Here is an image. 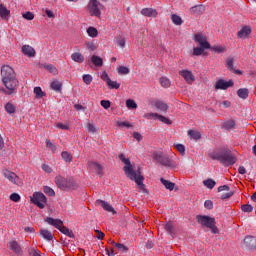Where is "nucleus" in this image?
I'll list each match as a JSON object with an SVG mask.
<instances>
[{
  "instance_id": "27",
  "label": "nucleus",
  "mask_w": 256,
  "mask_h": 256,
  "mask_svg": "<svg viewBox=\"0 0 256 256\" xmlns=\"http://www.w3.org/2000/svg\"><path fill=\"white\" fill-rule=\"evenodd\" d=\"M164 229L167 231V233H169V235H171V237L175 235V226L173 225V222H167L164 226Z\"/></svg>"
},
{
  "instance_id": "47",
  "label": "nucleus",
  "mask_w": 256,
  "mask_h": 256,
  "mask_svg": "<svg viewBox=\"0 0 256 256\" xmlns=\"http://www.w3.org/2000/svg\"><path fill=\"white\" fill-rule=\"evenodd\" d=\"M5 109H6V112L9 113V115L15 113V105H13L12 103H7L5 105Z\"/></svg>"
},
{
  "instance_id": "50",
  "label": "nucleus",
  "mask_w": 256,
  "mask_h": 256,
  "mask_svg": "<svg viewBox=\"0 0 256 256\" xmlns=\"http://www.w3.org/2000/svg\"><path fill=\"white\" fill-rule=\"evenodd\" d=\"M156 119H159L161 121V123H165V125H171V120H169V118L163 116V115H159L156 116Z\"/></svg>"
},
{
  "instance_id": "23",
  "label": "nucleus",
  "mask_w": 256,
  "mask_h": 256,
  "mask_svg": "<svg viewBox=\"0 0 256 256\" xmlns=\"http://www.w3.org/2000/svg\"><path fill=\"white\" fill-rule=\"evenodd\" d=\"M248 35H251V28L249 26H245L238 31V37L240 39H245Z\"/></svg>"
},
{
  "instance_id": "25",
  "label": "nucleus",
  "mask_w": 256,
  "mask_h": 256,
  "mask_svg": "<svg viewBox=\"0 0 256 256\" xmlns=\"http://www.w3.org/2000/svg\"><path fill=\"white\" fill-rule=\"evenodd\" d=\"M160 182L162 183V185H164V187H166V189H168V191H173V189H175V183L169 180L161 178Z\"/></svg>"
},
{
  "instance_id": "41",
  "label": "nucleus",
  "mask_w": 256,
  "mask_h": 256,
  "mask_svg": "<svg viewBox=\"0 0 256 256\" xmlns=\"http://www.w3.org/2000/svg\"><path fill=\"white\" fill-rule=\"evenodd\" d=\"M43 191L46 195H49V197H55V190L49 186H44Z\"/></svg>"
},
{
  "instance_id": "62",
  "label": "nucleus",
  "mask_w": 256,
  "mask_h": 256,
  "mask_svg": "<svg viewBox=\"0 0 256 256\" xmlns=\"http://www.w3.org/2000/svg\"><path fill=\"white\" fill-rule=\"evenodd\" d=\"M211 50L215 51L216 53H223V51H225V49L221 46L212 47Z\"/></svg>"
},
{
  "instance_id": "10",
  "label": "nucleus",
  "mask_w": 256,
  "mask_h": 256,
  "mask_svg": "<svg viewBox=\"0 0 256 256\" xmlns=\"http://www.w3.org/2000/svg\"><path fill=\"white\" fill-rule=\"evenodd\" d=\"M2 175L3 177H5V179H8L10 183H13V185H21V178H19V176H17L15 172H11L8 169H4L2 171Z\"/></svg>"
},
{
  "instance_id": "64",
  "label": "nucleus",
  "mask_w": 256,
  "mask_h": 256,
  "mask_svg": "<svg viewBox=\"0 0 256 256\" xmlns=\"http://www.w3.org/2000/svg\"><path fill=\"white\" fill-rule=\"evenodd\" d=\"M117 43L123 49L125 47V38H118Z\"/></svg>"
},
{
  "instance_id": "57",
  "label": "nucleus",
  "mask_w": 256,
  "mask_h": 256,
  "mask_svg": "<svg viewBox=\"0 0 256 256\" xmlns=\"http://www.w3.org/2000/svg\"><path fill=\"white\" fill-rule=\"evenodd\" d=\"M175 148L179 151L180 154L185 155V145L183 144H176Z\"/></svg>"
},
{
  "instance_id": "60",
  "label": "nucleus",
  "mask_w": 256,
  "mask_h": 256,
  "mask_svg": "<svg viewBox=\"0 0 256 256\" xmlns=\"http://www.w3.org/2000/svg\"><path fill=\"white\" fill-rule=\"evenodd\" d=\"M205 209H213V201L211 200H206L204 203Z\"/></svg>"
},
{
  "instance_id": "38",
  "label": "nucleus",
  "mask_w": 256,
  "mask_h": 256,
  "mask_svg": "<svg viewBox=\"0 0 256 256\" xmlns=\"http://www.w3.org/2000/svg\"><path fill=\"white\" fill-rule=\"evenodd\" d=\"M87 34L89 35V37L95 38L97 37V35H99V32L97 31V28L89 27L87 29Z\"/></svg>"
},
{
  "instance_id": "1",
  "label": "nucleus",
  "mask_w": 256,
  "mask_h": 256,
  "mask_svg": "<svg viewBox=\"0 0 256 256\" xmlns=\"http://www.w3.org/2000/svg\"><path fill=\"white\" fill-rule=\"evenodd\" d=\"M1 78L3 85L6 87V89L2 90L5 95H13V93H16L19 80H17V74H15V70H13L11 66H2Z\"/></svg>"
},
{
  "instance_id": "34",
  "label": "nucleus",
  "mask_w": 256,
  "mask_h": 256,
  "mask_svg": "<svg viewBox=\"0 0 256 256\" xmlns=\"http://www.w3.org/2000/svg\"><path fill=\"white\" fill-rule=\"evenodd\" d=\"M188 135L191 137V139H194L195 141H197L201 138V132H199L197 130L188 131Z\"/></svg>"
},
{
  "instance_id": "3",
  "label": "nucleus",
  "mask_w": 256,
  "mask_h": 256,
  "mask_svg": "<svg viewBox=\"0 0 256 256\" xmlns=\"http://www.w3.org/2000/svg\"><path fill=\"white\" fill-rule=\"evenodd\" d=\"M210 157L213 161H219L225 167H229V165H235L237 163V158L233 155V153L227 152H213L210 154Z\"/></svg>"
},
{
  "instance_id": "56",
  "label": "nucleus",
  "mask_w": 256,
  "mask_h": 256,
  "mask_svg": "<svg viewBox=\"0 0 256 256\" xmlns=\"http://www.w3.org/2000/svg\"><path fill=\"white\" fill-rule=\"evenodd\" d=\"M100 105L104 109H109V107H111V101H109V100H102V101H100Z\"/></svg>"
},
{
  "instance_id": "17",
  "label": "nucleus",
  "mask_w": 256,
  "mask_h": 256,
  "mask_svg": "<svg viewBox=\"0 0 256 256\" xmlns=\"http://www.w3.org/2000/svg\"><path fill=\"white\" fill-rule=\"evenodd\" d=\"M190 15H203L205 13V6L203 4L195 5L189 10Z\"/></svg>"
},
{
  "instance_id": "45",
  "label": "nucleus",
  "mask_w": 256,
  "mask_h": 256,
  "mask_svg": "<svg viewBox=\"0 0 256 256\" xmlns=\"http://www.w3.org/2000/svg\"><path fill=\"white\" fill-rule=\"evenodd\" d=\"M34 94L36 95V99H41V97L45 96V93H43V90L41 89V87H35Z\"/></svg>"
},
{
  "instance_id": "19",
  "label": "nucleus",
  "mask_w": 256,
  "mask_h": 256,
  "mask_svg": "<svg viewBox=\"0 0 256 256\" xmlns=\"http://www.w3.org/2000/svg\"><path fill=\"white\" fill-rule=\"evenodd\" d=\"M141 15H143L144 17H157L158 13L156 9L153 8H143L141 10Z\"/></svg>"
},
{
  "instance_id": "52",
  "label": "nucleus",
  "mask_w": 256,
  "mask_h": 256,
  "mask_svg": "<svg viewBox=\"0 0 256 256\" xmlns=\"http://www.w3.org/2000/svg\"><path fill=\"white\" fill-rule=\"evenodd\" d=\"M22 17L27 21H33V19H35V15L33 14V12H26L22 14Z\"/></svg>"
},
{
  "instance_id": "2",
  "label": "nucleus",
  "mask_w": 256,
  "mask_h": 256,
  "mask_svg": "<svg viewBox=\"0 0 256 256\" xmlns=\"http://www.w3.org/2000/svg\"><path fill=\"white\" fill-rule=\"evenodd\" d=\"M119 159L120 161H122V163L126 164V166H124L123 168V171L125 175L128 177V179H130L131 181H135L138 189H140L142 193H146L147 189H145V184L143 183V181H145V177L141 175V171L133 170V165H131V160H129V158H125V154H120Z\"/></svg>"
},
{
  "instance_id": "42",
  "label": "nucleus",
  "mask_w": 256,
  "mask_h": 256,
  "mask_svg": "<svg viewBox=\"0 0 256 256\" xmlns=\"http://www.w3.org/2000/svg\"><path fill=\"white\" fill-rule=\"evenodd\" d=\"M82 79L86 85H91V83H93V76H91V74H84Z\"/></svg>"
},
{
  "instance_id": "29",
  "label": "nucleus",
  "mask_w": 256,
  "mask_h": 256,
  "mask_svg": "<svg viewBox=\"0 0 256 256\" xmlns=\"http://www.w3.org/2000/svg\"><path fill=\"white\" fill-rule=\"evenodd\" d=\"M11 11H9L7 9V7L3 6L2 4H0V17L2 19H7V17H9Z\"/></svg>"
},
{
  "instance_id": "39",
  "label": "nucleus",
  "mask_w": 256,
  "mask_h": 256,
  "mask_svg": "<svg viewBox=\"0 0 256 256\" xmlns=\"http://www.w3.org/2000/svg\"><path fill=\"white\" fill-rule=\"evenodd\" d=\"M106 85L110 88V89H119V87H121L120 83H117V81H112L111 79L108 80V82L106 83Z\"/></svg>"
},
{
  "instance_id": "9",
  "label": "nucleus",
  "mask_w": 256,
  "mask_h": 256,
  "mask_svg": "<svg viewBox=\"0 0 256 256\" xmlns=\"http://www.w3.org/2000/svg\"><path fill=\"white\" fill-rule=\"evenodd\" d=\"M30 201L37 205L39 209H45V205H47V197L41 192H34L32 197H30Z\"/></svg>"
},
{
  "instance_id": "35",
  "label": "nucleus",
  "mask_w": 256,
  "mask_h": 256,
  "mask_svg": "<svg viewBox=\"0 0 256 256\" xmlns=\"http://www.w3.org/2000/svg\"><path fill=\"white\" fill-rule=\"evenodd\" d=\"M171 21L174 23V25H183V19H181L177 14L171 15Z\"/></svg>"
},
{
  "instance_id": "21",
  "label": "nucleus",
  "mask_w": 256,
  "mask_h": 256,
  "mask_svg": "<svg viewBox=\"0 0 256 256\" xmlns=\"http://www.w3.org/2000/svg\"><path fill=\"white\" fill-rule=\"evenodd\" d=\"M40 237L46 241H53V233L45 228L40 229Z\"/></svg>"
},
{
  "instance_id": "51",
  "label": "nucleus",
  "mask_w": 256,
  "mask_h": 256,
  "mask_svg": "<svg viewBox=\"0 0 256 256\" xmlns=\"http://www.w3.org/2000/svg\"><path fill=\"white\" fill-rule=\"evenodd\" d=\"M117 127H126L127 129H131V127H133V125H131V123L125 121V122H121V121H117L116 122Z\"/></svg>"
},
{
  "instance_id": "18",
  "label": "nucleus",
  "mask_w": 256,
  "mask_h": 256,
  "mask_svg": "<svg viewBox=\"0 0 256 256\" xmlns=\"http://www.w3.org/2000/svg\"><path fill=\"white\" fill-rule=\"evenodd\" d=\"M179 75L185 79L189 84H191L193 81H195V77L193 76V73L189 70H182L179 72Z\"/></svg>"
},
{
  "instance_id": "5",
  "label": "nucleus",
  "mask_w": 256,
  "mask_h": 256,
  "mask_svg": "<svg viewBox=\"0 0 256 256\" xmlns=\"http://www.w3.org/2000/svg\"><path fill=\"white\" fill-rule=\"evenodd\" d=\"M55 183L62 191H74L77 189V182L73 178H64L58 175L55 177Z\"/></svg>"
},
{
  "instance_id": "37",
  "label": "nucleus",
  "mask_w": 256,
  "mask_h": 256,
  "mask_svg": "<svg viewBox=\"0 0 256 256\" xmlns=\"http://www.w3.org/2000/svg\"><path fill=\"white\" fill-rule=\"evenodd\" d=\"M50 87L51 89H53V91H61V89L63 88V84L59 81H53Z\"/></svg>"
},
{
  "instance_id": "14",
  "label": "nucleus",
  "mask_w": 256,
  "mask_h": 256,
  "mask_svg": "<svg viewBox=\"0 0 256 256\" xmlns=\"http://www.w3.org/2000/svg\"><path fill=\"white\" fill-rule=\"evenodd\" d=\"M7 247L10 251H13L15 255H23V248H21V244H19V242L12 240L8 242Z\"/></svg>"
},
{
  "instance_id": "59",
  "label": "nucleus",
  "mask_w": 256,
  "mask_h": 256,
  "mask_svg": "<svg viewBox=\"0 0 256 256\" xmlns=\"http://www.w3.org/2000/svg\"><path fill=\"white\" fill-rule=\"evenodd\" d=\"M101 79H102V81H105V83H108V82L111 80V78L109 77V74H107L106 71H104V72L102 73Z\"/></svg>"
},
{
  "instance_id": "31",
  "label": "nucleus",
  "mask_w": 256,
  "mask_h": 256,
  "mask_svg": "<svg viewBox=\"0 0 256 256\" xmlns=\"http://www.w3.org/2000/svg\"><path fill=\"white\" fill-rule=\"evenodd\" d=\"M61 157L66 163H71L73 161V155H71V153L68 151H63L61 153Z\"/></svg>"
},
{
  "instance_id": "36",
  "label": "nucleus",
  "mask_w": 256,
  "mask_h": 256,
  "mask_svg": "<svg viewBox=\"0 0 256 256\" xmlns=\"http://www.w3.org/2000/svg\"><path fill=\"white\" fill-rule=\"evenodd\" d=\"M203 185L207 187V189H213L215 185H217V182L213 179H207L203 181Z\"/></svg>"
},
{
  "instance_id": "4",
  "label": "nucleus",
  "mask_w": 256,
  "mask_h": 256,
  "mask_svg": "<svg viewBox=\"0 0 256 256\" xmlns=\"http://www.w3.org/2000/svg\"><path fill=\"white\" fill-rule=\"evenodd\" d=\"M45 222L48 223V225H51L52 227H55L56 229H58V231H60V233H63V235L70 237V239H75V234H73V230L65 227L61 219L47 217L45 219Z\"/></svg>"
},
{
  "instance_id": "58",
  "label": "nucleus",
  "mask_w": 256,
  "mask_h": 256,
  "mask_svg": "<svg viewBox=\"0 0 256 256\" xmlns=\"http://www.w3.org/2000/svg\"><path fill=\"white\" fill-rule=\"evenodd\" d=\"M46 69L50 71V73H53V75H57V68L53 66V64L47 65Z\"/></svg>"
},
{
  "instance_id": "49",
  "label": "nucleus",
  "mask_w": 256,
  "mask_h": 256,
  "mask_svg": "<svg viewBox=\"0 0 256 256\" xmlns=\"http://www.w3.org/2000/svg\"><path fill=\"white\" fill-rule=\"evenodd\" d=\"M115 247L116 249H118V251H121L122 253H127L129 251V248L121 243L115 244Z\"/></svg>"
},
{
  "instance_id": "43",
  "label": "nucleus",
  "mask_w": 256,
  "mask_h": 256,
  "mask_svg": "<svg viewBox=\"0 0 256 256\" xmlns=\"http://www.w3.org/2000/svg\"><path fill=\"white\" fill-rule=\"evenodd\" d=\"M117 71L120 75H129L130 73L129 68H127L126 66H119L117 68Z\"/></svg>"
},
{
  "instance_id": "16",
  "label": "nucleus",
  "mask_w": 256,
  "mask_h": 256,
  "mask_svg": "<svg viewBox=\"0 0 256 256\" xmlns=\"http://www.w3.org/2000/svg\"><path fill=\"white\" fill-rule=\"evenodd\" d=\"M88 169L95 171L98 175H103V166L97 162H88Z\"/></svg>"
},
{
  "instance_id": "13",
  "label": "nucleus",
  "mask_w": 256,
  "mask_h": 256,
  "mask_svg": "<svg viewBox=\"0 0 256 256\" xmlns=\"http://www.w3.org/2000/svg\"><path fill=\"white\" fill-rule=\"evenodd\" d=\"M233 85H234L233 80L225 81L223 79H220L215 83L214 87L216 90L225 91V90L229 89V87H233Z\"/></svg>"
},
{
  "instance_id": "28",
  "label": "nucleus",
  "mask_w": 256,
  "mask_h": 256,
  "mask_svg": "<svg viewBox=\"0 0 256 256\" xmlns=\"http://www.w3.org/2000/svg\"><path fill=\"white\" fill-rule=\"evenodd\" d=\"M237 95H238V97H240V99H247V97H249V89H247V88H240L237 91Z\"/></svg>"
},
{
  "instance_id": "22",
  "label": "nucleus",
  "mask_w": 256,
  "mask_h": 256,
  "mask_svg": "<svg viewBox=\"0 0 256 256\" xmlns=\"http://www.w3.org/2000/svg\"><path fill=\"white\" fill-rule=\"evenodd\" d=\"M154 106L156 107V109H158V111H162V112H165L167 111V109H169V105H167V103L161 100L155 101Z\"/></svg>"
},
{
  "instance_id": "24",
  "label": "nucleus",
  "mask_w": 256,
  "mask_h": 256,
  "mask_svg": "<svg viewBox=\"0 0 256 256\" xmlns=\"http://www.w3.org/2000/svg\"><path fill=\"white\" fill-rule=\"evenodd\" d=\"M71 59L72 61H75V63H83L85 61V57L79 52L73 53Z\"/></svg>"
},
{
  "instance_id": "48",
  "label": "nucleus",
  "mask_w": 256,
  "mask_h": 256,
  "mask_svg": "<svg viewBox=\"0 0 256 256\" xmlns=\"http://www.w3.org/2000/svg\"><path fill=\"white\" fill-rule=\"evenodd\" d=\"M126 107H128V109H137V103L135 102V100L128 99L126 101Z\"/></svg>"
},
{
  "instance_id": "61",
  "label": "nucleus",
  "mask_w": 256,
  "mask_h": 256,
  "mask_svg": "<svg viewBox=\"0 0 256 256\" xmlns=\"http://www.w3.org/2000/svg\"><path fill=\"white\" fill-rule=\"evenodd\" d=\"M42 169L45 171V173H52L53 169L51 168V166L47 165V164H43L42 165Z\"/></svg>"
},
{
  "instance_id": "54",
  "label": "nucleus",
  "mask_w": 256,
  "mask_h": 256,
  "mask_svg": "<svg viewBox=\"0 0 256 256\" xmlns=\"http://www.w3.org/2000/svg\"><path fill=\"white\" fill-rule=\"evenodd\" d=\"M10 200L14 203H19V201H21V196L18 193H12L10 195Z\"/></svg>"
},
{
  "instance_id": "30",
  "label": "nucleus",
  "mask_w": 256,
  "mask_h": 256,
  "mask_svg": "<svg viewBox=\"0 0 256 256\" xmlns=\"http://www.w3.org/2000/svg\"><path fill=\"white\" fill-rule=\"evenodd\" d=\"M46 147L52 151V153H57V150L59 149V145L53 144L51 140H46Z\"/></svg>"
},
{
  "instance_id": "11",
  "label": "nucleus",
  "mask_w": 256,
  "mask_h": 256,
  "mask_svg": "<svg viewBox=\"0 0 256 256\" xmlns=\"http://www.w3.org/2000/svg\"><path fill=\"white\" fill-rule=\"evenodd\" d=\"M243 249L247 251H255L256 250V237L255 236H246L243 240L242 244Z\"/></svg>"
},
{
  "instance_id": "6",
  "label": "nucleus",
  "mask_w": 256,
  "mask_h": 256,
  "mask_svg": "<svg viewBox=\"0 0 256 256\" xmlns=\"http://www.w3.org/2000/svg\"><path fill=\"white\" fill-rule=\"evenodd\" d=\"M198 223L202 227H207L208 229H211L212 233L217 234L219 233V229L217 226H215V218H211L209 216H203V215H198L196 217Z\"/></svg>"
},
{
  "instance_id": "53",
  "label": "nucleus",
  "mask_w": 256,
  "mask_h": 256,
  "mask_svg": "<svg viewBox=\"0 0 256 256\" xmlns=\"http://www.w3.org/2000/svg\"><path fill=\"white\" fill-rule=\"evenodd\" d=\"M241 209L244 213H251V211H253V206L251 204H244L241 206Z\"/></svg>"
},
{
  "instance_id": "15",
  "label": "nucleus",
  "mask_w": 256,
  "mask_h": 256,
  "mask_svg": "<svg viewBox=\"0 0 256 256\" xmlns=\"http://www.w3.org/2000/svg\"><path fill=\"white\" fill-rule=\"evenodd\" d=\"M97 205H101V207L104 209V211H107L108 213H111L112 215H117V211H115V208L111 206L108 202L105 200H96Z\"/></svg>"
},
{
  "instance_id": "8",
  "label": "nucleus",
  "mask_w": 256,
  "mask_h": 256,
  "mask_svg": "<svg viewBox=\"0 0 256 256\" xmlns=\"http://www.w3.org/2000/svg\"><path fill=\"white\" fill-rule=\"evenodd\" d=\"M87 9L91 17H101V9H103V4L97 0H90L88 2Z\"/></svg>"
},
{
  "instance_id": "20",
  "label": "nucleus",
  "mask_w": 256,
  "mask_h": 256,
  "mask_svg": "<svg viewBox=\"0 0 256 256\" xmlns=\"http://www.w3.org/2000/svg\"><path fill=\"white\" fill-rule=\"evenodd\" d=\"M22 53L23 55H26V57H35V48L30 45H24L22 47Z\"/></svg>"
},
{
  "instance_id": "40",
  "label": "nucleus",
  "mask_w": 256,
  "mask_h": 256,
  "mask_svg": "<svg viewBox=\"0 0 256 256\" xmlns=\"http://www.w3.org/2000/svg\"><path fill=\"white\" fill-rule=\"evenodd\" d=\"M86 129L88 133H97V127H95V124H93L92 122H88L86 124Z\"/></svg>"
},
{
  "instance_id": "46",
  "label": "nucleus",
  "mask_w": 256,
  "mask_h": 256,
  "mask_svg": "<svg viewBox=\"0 0 256 256\" xmlns=\"http://www.w3.org/2000/svg\"><path fill=\"white\" fill-rule=\"evenodd\" d=\"M233 58L229 57L226 60V67L228 69V71H233L235 69V66L233 65Z\"/></svg>"
},
{
  "instance_id": "63",
  "label": "nucleus",
  "mask_w": 256,
  "mask_h": 256,
  "mask_svg": "<svg viewBox=\"0 0 256 256\" xmlns=\"http://www.w3.org/2000/svg\"><path fill=\"white\" fill-rule=\"evenodd\" d=\"M106 255L108 256H115V250H113V248H106L105 249Z\"/></svg>"
},
{
  "instance_id": "55",
  "label": "nucleus",
  "mask_w": 256,
  "mask_h": 256,
  "mask_svg": "<svg viewBox=\"0 0 256 256\" xmlns=\"http://www.w3.org/2000/svg\"><path fill=\"white\" fill-rule=\"evenodd\" d=\"M144 119H157L159 117L158 113H146L143 115Z\"/></svg>"
},
{
  "instance_id": "7",
  "label": "nucleus",
  "mask_w": 256,
  "mask_h": 256,
  "mask_svg": "<svg viewBox=\"0 0 256 256\" xmlns=\"http://www.w3.org/2000/svg\"><path fill=\"white\" fill-rule=\"evenodd\" d=\"M153 159L163 165V167L173 168L175 167V162L169 158V155L163 154V152H154Z\"/></svg>"
},
{
  "instance_id": "33",
  "label": "nucleus",
  "mask_w": 256,
  "mask_h": 256,
  "mask_svg": "<svg viewBox=\"0 0 256 256\" xmlns=\"http://www.w3.org/2000/svg\"><path fill=\"white\" fill-rule=\"evenodd\" d=\"M160 85L164 87L165 89H169L171 87V80L167 77H161L160 78Z\"/></svg>"
},
{
  "instance_id": "32",
  "label": "nucleus",
  "mask_w": 256,
  "mask_h": 256,
  "mask_svg": "<svg viewBox=\"0 0 256 256\" xmlns=\"http://www.w3.org/2000/svg\"><path fill=\"white\" fill-rule=\"evenodd\" d=\"M222 128L226 129V131H229L230 129H234L235 128V120H228V121L224 122L222 125Z\"/></svg>"
},
{
  "instance_id": "12",
  "label": "nucleus",
  "mask_w": 256,
  "mask_h": 256,
  "mask_svg": "<svg viewBox=\"0 0 256 256\" xmlns=\"http://www.w3.org/2000/svg\"><path fill=\"white\" fill-rule=\"evenodd\" d=\"M195 43H199L200 47L203 49H211V44L207 41V37L202 33H197L194 35Z\"/></svg>"
},
{
  "instance_id": "44",
  "label": "nucleus",
  "mask_w": 256,
  "mask_h": 256,
  "mask_svg": "<svg viewBox=\"0 0 256 256\" xmlns=\"http://www.w3.org/2000/svg\"><path fill=\"white\" fill-rule=\"evenodd\" d=\"M205 49H210V48H203V47H195L193 49V55H195L196 57H199V55H203V51H205Z\"/></svg>"
},
{
  "instance_id": "26",
  "label": "nucleus",
  "mask_w": 256,
  "mask_h": 256,
  "mask_svg": "<svg viewBox=\"0 0 256 256\" xmlns=\"http://www.w3.org/2000/svg\"><path fill=\"white\" fill-rule=\"evenodd\" d=\"M91 62L95 67H103V59L97 55H92Z\"/></svg>"
}]
</instances>
